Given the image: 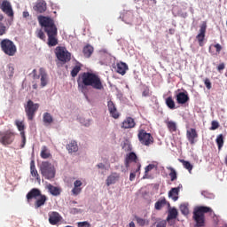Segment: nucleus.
<instances>
[{
    "label": "nucleus",
    "mask_w": 227,
    "mask_h": 227,
    "mask_svg": "<svg viewBox=\"0 0 227 227\" xmlns=\"http://www.w3.org/2000/svg\"><path fill=\"white\" fill-rule=\"evenodd\" d=\"M119 180H120V174L114 172L107 176L106 180V184L107 187H109L110 185L116 184Z\"/></svg>",
    "instance_id": "obj_18"
},
{
    "label": "nucleus",
    "mask_w": 227,
    "mask_h": 227,
    "mask_svg": "<svg viewBox=\"0 0 227 227\" xmlns=\"http://www.w3.org/2000/svg\"><path fill=\"white\" fill-rule=\"evenodd\" d=\"M32 88H33L34 90H38V84H36V83L33 84V85H32Z\"/></svg>",
    "instance_id": "obj_62"
},
{
    "label": "nucleus",
    "mask_w": 227,
    "mask_h": 227,
    "mask_svg": "<svg viewBox=\"0 0 227 227\" xmlns=\"http://www.w3.org/2000/svg\"><path fill=\"white\" fill-rule=\"evenodd\" d=\"M0 47L6 56H15L17 54V46L10 39H4L0 42Z\"/></svg>",
    "instance_id": "obj_6"
},
{
    "label": "nucleus",
    "mask_w": 227,
    "mask_h": 227,
    "mask_svg": "<svg viewBox=\"0 0 227 227\" xmlns=\"http://www.w3.org/2000/svg\"><path fill=\"white\" fill-rule=\"evenodd\" d=\"M36 35H37V37L40 38L41 40H45V34L43 33V30L38 29L36 31Z\"/></svg>",
    "instance_id": "obj_49"
},
{
    "label": "nucleus",
    "mask_w": 227,
    "mask_h": 227,
    "mask_svg": "<svg viewBox=\"0 0 227 227\" xmlns=\"http://www.w3.org/2000/svg\"><path fill=\"white\" fill-rule=\"evenodd\" d=\"M39 74L41 75L40 81H41V88H45L47 84L49 83V78L47 77V73L45 72V69L43 67H41L39 69Z\"/></svg>",
    "instance_id": "obj_22"
},
{
    "label": "nucleus",
    "mask_w": 227,
    "mask_h": 227,
    "mask_svg": "<svg viewBox=\"0 0 227 227\" xmlns=\"http://www.w3.org/2000/svg\"><path fill=\"white\" fill-rule=\"evenodd\" d=\"M176 102L177 104H187V102H189V94H187V91L185 92H179L176 97Z\"/></svg>",
    "instance_id": "obj_21"
},
{
    "label": "nucleus",
    "mask_w": 227,
    "mask_h": 227,
    "mask_svg": "<svg viewBox=\"0 0 227 227\" xmlns=\"http://www.w3.org/2000/svg\"><path fill=\"white\" fill-rule=\"evenodd\" d=\"M50 157H51V153L49 152V149L47 148V146L43 145L41 151V158L49 159Z\"/></svg>",
    "instance_id": "obj_39"
},
{
    "label": "nucleus",
    "mask_w": 227,
    "mask_h": 227,
    "mask_svg": "<svg viewBox=\"0 0 227 227\" xmlns=\"http://www.w3.org/2000/svg\"><path fill=\"white\" fill-rule=\"evenodd\" d=\"M166 106L168 107V109H175V100H173L172 97L166 98Z\"/></svg>",
    "instance_id": "obj_41"
},
{
    "label": "nucleus",
    "mask_w": 227,
    "mask_h": 227,
    "mask_svg": "<svg viewBox=\"0 0 227 227\" xmlns=\"http://www.w3.org/2000/svg\"><path fill=\"white\" fill-rule=\"evenodd\" d=\"M167 224L166 220H161L157 223L156 227H166Z\"/></svg>",
    "instance_id": "obj_53"
},
{
    "label": "nucleus",
    "mask_w": 227,
    "mask_h": 227,
    "mask_svg": "<svg viewBox=\"0 0 227 227\" xmlns=\"http://www.w3.org/2000/svg\"><path fill=\"white\" fill-rule=\"evenodd\" d=\"M15 125L18 129V130H20V132H25V129H26V126L24 125V121H20L19 120H16L15 121Z\"/></svg>",
    "instance_id": "obj_42"
},
{
    "label": "nucleus",
    "mask_w": 227,
    "mask_h": 227,
    "mask_svg": "<svg viewBox=\"0 0 227 227\" xmlns=\"http://www.w3.org/2000/svg\"><path fill=\"white\" fill-rule=\"evenodd\" d=\"M107 107L112 118H114V120H118V118H120V113L118 112V109H116V106L114 105V103L111 100L108 101Z\"/></svg>",
    "instance_id": "obj_16"
},
{
    "label": "nucleus",
    "mask_w": 227,
    "mask_h": 227,
    "mask_svg": "<svg viewBox=\"0 0 227 227\" xmlns=\"http://www.w3.org/2000/svg\"><path fill=\"white\" fill-rule=\"evenodd\" d=\"M46 35L48 36V45L50 47H56L58 45V30L48 32Z\"/></svg>",
    "instance_id": "obj_15"
},
{
    "label": "nucleus",
    "mask_w": 227,
    "mask_h": 227,
    "mask_svg": "<svg viewBox=\"0 0 227 227\" xmlns=\"http://www.w3.org/2000/svg\"><path fill=\"white\" fill-rule=\"evenodd\" d=\"M4 19V16H3V13L0 12V22Z\"/></svg>",
    "instance_id": "obj_64"
},
{
    "label": "nucleus",
    "mask_w": 227,
    "mask_h": 227,
    "mask_svg": "<svg viewBox=\"0 0 227 227\" xmlns=\"http://www.w3.org/2000/svg\"><path fill=\"white\" fill-rule=\"evenodd\" d=\"M41 194H42V192L40 191V189H37V188L31 189L27 194V203H30L31 200H36V198H39Z\"/></svg>",
    "instance_id": "obj_17"
},
{
    "label": "nucleus",
    "mask_w": 227,
    "mask_h": 227,
    "mask_svg": "<svg viewBox=\"0 0 227 227\" xmlns=\"http://www.w3.org/2000/svg\"><path fill=\"white\" fill-rule=\"evenodd\" d=\"M180 210H181L182 214H184V215H188L189 207L185 204H183L180 206Z\"/></svg>",
    "instance_id": "obj_46"
},
{
    "label": "nucleus",
    "mask_w": 227,
    "mask_h": 227,
    "mask_svg": "<svg viewBox=\"0 0 227 227\" xmlns=\"http://www.w3.org/2000/svg\"><path fill=\"white\" fill-rule=\"evenodd\" d=\"M45 203H47V196L41 193L39 198L35 201V208H40V207H43Z\"/></svg>",
    "instance_id": "obj_25"
},
{
    "label": "nucleus",
    "mask_w": 227,
    "mask_h": 227,
    "mask_svg": "<svg viewBox=\"0 0 227 227\" xmlns=\"http://www.w3.org/2000/svg\"><path fill=\"white\" fill-rule=\"evenodd\" d=\"M66 148L69 153H75V152L79 151V146L77 145V142L75 140H72L71 143L67 145Z\"/></svg>",
    "instance_id": "obj_27"
},
{
    "label": "nucleus",
    "mask_w": 227,
    "mask_h": 227,
    "mask_svg": "<svg viewBox=\"0 0 227 227\" xmlns=\"http://www.w3.org/2000/svg\"><path fill=\"white\" fill-rule=\"evenodd\" d=\"M24 108L27 120L29 121H33V120H35V116L36 115V112L38 109H40V104L35 103L33 100L29 99L24 106Z\"/></svg>",
    "instance_id": "obj_5"
},
{
    "label": "nucleus",
    "mask_w": 227,
    "mask_h": 227,
    "mask_svg": "<svg viewBox=\"0 0 227 227\" xmlns=\"http://www.w3.org/2000/svg\"><path fill=\"white\" fill-rule=\"evenodd\" d=\"M82 68V64H81L80 62H76V65L71 70V77H77Z\"/></svg>",
    "instance_id": "obj_29"
},
{
    "label": "nucleus",
    "mask_w": 227,
    "mask_h": 227,
    "mask_svg": "<svg viewBox=\"0 0 227 227\" xmlns=\"http://www.w3.org/2000/svg\"><path fill=\"white\" fill-rule=\"evenodd\" d=\"M176 217H178V210L173 207L168 211L167 221H171V219H176Z\"/></svg>",
    "instance_id": "obj_36"
},
{
    "label": "nucleus",
    "mask_w": 227,
    "mask_h": 227,
    "mask_svg": "<svg viewBox=\"0 0 227 227\" xmlns=\"http://www.w3.org/2000/svg\"><path fill=\"white\" fill-rule=\"evenodd\" d=\"M139 171H141V164H137V168L135 173H139Z\"/></svg>",
    "instance_id": "obj_59"
},
{
    "label": "nucleus",
    "mask_w": 227,
    "mask_h": 227,
    "mask_svg": "<svg viewBox=\"0 0 227 227\" xmlns=\"http://www.w3.org/2000/svg\"><path fill=\"white\" fill-rule=\"evenodd\" d=\"M13 141H15V133L10 130L0 133V143L4 146H6V145H12Z\"/></svg>",
    "instance_id": "obj_10"
},
{
    "label": "nucleus",
    "mask_w": 227,
    "mask_h": 227,
    "mask_svg": "<svg viewBox=\"0 0 227 227\" xmlns=\"http://www.w3.org/2000/svg\"><path fill=\"white\" fill-rule=\"evenodd\" d=\"M167 169H168L169 172V176H170V180L171 182H175V180H176L177 176H176V170H175V168H173V167H168L167 168Z\"/></svg>",
    "instance_id": "obj_40"
},
{
    "label": "nucleus",
    "mask_w": 227,
    "mask_h": 227,
    "mask_svg": "<svg viewBox=\"0 0 227 227\" xmlns=\"http://www.w3.org/2000/svg\"><path fill=\"white\" fill-rule=\"evenodd\" d=\"M204 84L207 90H212V82H210V79L206 78L204 80Z\"/></svg>",
    "instance_id": "obj_50"
},
{
    "label": "nucleus",
    "mask_w": 227,
    "mask_h": 227,
    "mask_svg": "<svg viewBox=\"0 0 227 227\" xmlns=\"http://www.w3.org/2000/svg\"><path fill=\"white\" fill-rule=\"evenodd\" d=\"M133 19H134V13H132V12H130V11H127L126 12H124L122 14V20H124V22L129 23Z\"/></svg>",
    "instance_id": "obj_37"
},
{
    "label": "nucleus",
    "mask_w": 227,
    "mask_h": 227,
    "mask_svg": "<svg viewBox=\"0 0 227 227\" xmlns=\"http://www.w3.org/2000/svg\"><path fill=\"white\" fill-rule=\"evenodd\" d=\"M127 70H129V66H127L124 62L117 63V74H121V75H125V74H127Z\"/></svg>",
    "instance_id": "obj_26"
},
{
    "label": "nucleus",
    "mask_w": 227,
    "mask_h": 227,
    "mask_svg": "<svg viewBox=\"0 0 227 227\" xmlns=\"http://www.w3.org/2000/svg\"><path fill=\"white\" fill-rule=\"evenodd\" d=\"M27 17H29V12L24 11L23 12V19H27Z\"/></svg>",
    "instance_id": "obj_58"
},
{
    "label": "nucleus",
    "mask_w": 227,
    "mask_h": 227,
    "mask_svg": "<svg viewBox=\"0 0 227 227\" xmlns=\"http://www.w3.org/2000/svg\"><path fill=\"white\" fill-rule=\"evenodd\" d=\"M129 180H130V182H134V180H136V172H131L130 173Z\"/></svg>",
    "instance_id": "obj_56"
},
{
    "label": "nucleus",
    "mask_w": 227,
    "mask_h": 227,
    "mask_svg": "<svg viewBox=\"0 0 227 227\" xmlns=\"http://www.w3.org/2000/svg\"><path fill=\"white\" fill-rule=\"evenodd\" d=\"M73 196H79L80 192H82V181L76 180L74 182V188L71 191Z\"/></svg>",
    "instance_id": "obj_19"
},
{
    "label": "nucleus",
    "mask_w": 227,
    "mask_h": 227,
    "mask_svg": "<svg viewBox=\"0 0 227 227\" xmlns=\"http://www.w3.org/2000/svg\"><path fill=\"white\" fill-rule=\"evenodd\" d=\"M22 144L20 145V148H24L26 146V132H20Z\"/></svg>",
    "instance_id": "obj_51"
},
{
    "label": "nucleus",
    "mask_w": 227,
    "mask_h": 227,
    "mask_svg": "<svg viewBox=\"0 0 227 227\" xmlns=\"http://www.w3.org/2000/svg\"><path fill=\"white\" fill-rule=\"evenodd\" d=\"M41 175L46 180H52L56 176V168H54V165L49 161H43L40 166Z\"/></svg>",
    "instance_id": "obj_3"
},
{
    "label": "nucleus",
    "mask_w": 227,
    "mask_h": 227,
    "mask_svg": "<svg viewBox=\"0 0 227 227\" xmlns=\"http://www.w3.org/2000/svg\"><path fill=\"white\" fill-rule=\"evenodd\" d=\"M212 47H214L216 51V54H219L222 51H223V46L219 43H216V44H211L209 46V49H208V52L209 54H211L212 56H215V52L214 51H212Z\"/></svg>",
    "instance_id": "obj_31"
},
{
    "label": "nucleus",
    "mask_w": 227,
    "mask_h": 227,
    "mask_svg": "<svg viewBox=\"0 0 227 227\" xmlns=\"http://www.w3.org/2000/svg\"><path fill=\"white\" fill-rule=\"evenodd\" d=\"M47 189L52 196H59V194H61V190L51 184L47 185Z\"/></svg>",
    "instance_id": "obj_28"
},
{
    "label": "nucleus",
    "mask_w": 227,
    "mask_h": 227,
    "mask_svg": "<svg viewBox=\"0 0 227 227\" xmlns=\"http://www.w3.org/2000/svg\"><path fill=\"white\" fill-rule=\"evenodd\" d=\"M218 127H219V121H212L211 127L209 128V130H217Z\"/></svg>",
    "instance_id": "obj_47"
},
{
    "label": "nucleus",
    "mask_w": 227,
    "mask_h": 227,
    "mask_svg": "<svg viewBox=\"0 0 227 227\" xmlns=\"http://www.w3.org/2000/svg\"><path fill=\"white\" fill-rule=\"evenodd\" d=\"M154 168H155V165H153V164H149L148 166H146L143 178L144 179L148 178V173H150V171H152V169H153Z\"/></svg>",
    "instance_id": "obj_44"
},
{
    "label": "nucleus",
    "mask_w": 227,
    "mask_h": 227,
    "mask_svg": "<svg viewBox=\"0 0 227 227\" xmlns=\"http://www.w3.org/2000/svg\"><path fill=\"white\" fill-rule=\"evenodd\" d=\"M207 35V22L203 21L200 25V28L199 34L196 35V39L198 40L200 47H203L205 43V36Z\"/></svg>",
    "instance_id": "obj_11"
},
{
    "label": "nucleus",
    "mask_w": 227,
    "mask_h": 227,
    "mask_svg": "<svg viewBox=\"0 0 227 227\" xmlns=\"http://www.w3.org/2000/svg\"><path fill=\"white\" fill-rule=\"evenodd\" d=\"M6 31H8V27L3 22H0V36L3 35H6Z\"/></svg>",
    "instance_id": "obj_45"
},
{
    "label": "nucleus",
    "mask_w": 227,
    "mask_h": 227,
    "mask_svg": "<svg viewBox=\"0 0 227 227\" xmlns=\"http://www.w3.org/2000/svg\"><path fill=\"white\" fill-rule=\"evenodd\" d=\"M78 227H90L91 224L89 222H78L77 223Z\"/></svg>",
    "instance_id": "obj_52"
},
{
    "label": "nucleus",
    "mask_w": 227,
    "mask_h": 227,
    "mask_svg": "<svg viewBox=\"0 0 227 227\" xmlns=\"http://www.w3.org/2000/svg\"><path fill=\"white\" fill-rule=\"evenodd\" d=\"M77 82L78 89L86 96V98H88V96L86 95L88 86H90L93 90H98L99 91L104 90V84L102 83L100 76L94 73L84 72L79 74Z\"/></svg>",
    "instance_id": "obj_1"
},
{
    "label": "nucleus",
    "mask_w": 227,
    "mask_h": 227,
    "mask_svg": "<svg viewBox=\"0 0 227 227\" xmlns=\"http://www.w3.org/2000/svg\"><path fill=\"white\" fill-rule=\"evenodd\" d=\"M136 221H137V224H139V226H145V224H146V220H145L141 217L136 216Z\"/></svg>",
    "instance_id": "obj_48"
},
{
    "label": "nucleus",
    "mask_w": 227,
    "mask_h": 227,
    "mask_svg": "<svg viewBox=\"0 0 227 227\" xmlns=\"http://www.w3.org/2000/svg\"><path fill=\"white\" fill-rule=\"evenodd\" d=\"M38 22L42 27H44L45 33H52L54 31H58V27L54 23V20L51 17L47 16H38Z\"/></svg>",
    "instance_id": "obj_4"
},
{
    "label": "nucleus",
    "mask_w": 227,
    "mask_h": 227,
    "mask_svg": "<svg viewBox=\"0 0 227 227\" xmlns=\"http://www.w3.org/2000/svg\"><path fill=\"white\" fill-rule=\"evenodd\" d=\"M8 69H9V72H11V74H13V70H14L13 67L9 66Z\"/></svg>",
    "instance_id": "obj_60"
},
{
    "label": "nucleus",
    "mask_w": 227,
    "mask_h": 227,
    "mask_svg": "<svg viewBox=\"0 0 227 227\" xmlns=\"http://www.w3.org/2000/svg\"><path fill=\"white\" fill-rule=\"evenodd\" d=\"M97 168H98V169H106V165H104V163H98Z\"/></svg>",
    "instance_id": "obj_57"
},
{
    "label": "nucleus",
    "mask_w": 227,
    "mask_h": 227,
    "mask_svg": "<svg viewBox=\"0 0 227 227\" xmlns=\"http://www.w3.org/2000/svg\"><path fill=\"white\" fill-rule=\"evenodd\" d=\"M121 129H134L136 121L132 117H127L121 123Z\"/></svg>",
    "instance_id": "obj_20"
},
{
    "label": "nucleus",
    "mask_w": 227,
    "mask_h": 227,
    "mask_svg": "<svg viewBox=\"0 0 227 227\" xmlns=\"http://www.w3.org/2000/svg\"><path fill=\"white\" fill-rule=\"evenodd\" d=\"M178 194H180V186L171 188L168 192V198H171L173 201H178Z\"/></svg>",
    "instance_id": "obj_24"
},
{
    "label": "nucleus",
    "mask_w": 227,
    "mask_h": 227,
    "mask_svg": "<svg viewBox=\"0 0 227 227\" xmlns=\"http://www.w3.org/2000/svg\"><path fill=\"white\" fill-rule=\"evenodd\" d=\"M215 143L218 147V152H221L223 150V146H224V136L223 134H220L216 137Z\"/></svg>",
    "instance_id": "obj_30"
},
{
    "label": "nucleus",
    "mask_w": 227,
    "mask_h": 227,
    "mask_svg": "<svg viewBox=\"0 0 227 227\" xmlns=\"http://www.w3.org/2000/svg\"><path fill=\"white\" fill-rule=\"evenodd\" d=\"M137 137L138 141L141 145H144V146H150V145H153V137L145 129L138 130Z\"/></svg>",
    "instance_id": "obj_8"
},
{
    "label": "nucleus",
    "mask_w": 227,
    "mask_h": 227,
    "mask_svg": "<svg viewBox=\"0 0 227 227\" xmlns=\"http://www.w3.org/2000/svg\"><path fill=\"white\" fill-rule=\"evenodd\" d=\"M129 162H137V155H136L134 153H129L128 157L126 158V168L129 167Z\"/></svg>",
    "instance_id": "obj_33"
},
{
    "label": "nucleus",
    "mask_w": 227,
    "mask_h": 227,
    "mask_svg": "<svg viewBox=\"0 0 227 227\" xmlns=\"http://www.w3.org/2000/svg\"><path fill=\"white\" fill-rule=\"evenodd\" d=\"M181 162H182L184 168H185V169L189 170V173H191V171H192V164H191V162L184 160H181Z\"/></svg>",
    "instance_id": "obj_43"
},
{
    "label": "nucleus",
    "mask_w": 227,
    "mask_h": 227,
    "mask_svg": "<svg viewBox=\"0 0 227 227\" xmlns=\"http://www.w3.org/2000/svg\"><path fill=\"white\" fill-rule=\"evenodd\" d=\"M30 173L31 176L37 180V182H40V174H38V170H36V166L35 165V160H32L30 161Z\"/></svg>",
    "instance_id": "obj_23"
},
{
    "label": "nucleus",
    "mask_w": 227,
    "mask_h": 227,
    "mask_svg": "<svg viewBox=\"0 0 227 227\" xmlns=\"http://www.w3.org/2000/svg\"><path fill=\"white\" fill-rule=\"evenodd\" d=\"M212 212V209L208 207H199L193 212V219L197 223V226L203 227L205 226V214Z\"/></svg>",
    "instance_id": "obj_2"
},
{
    "label": "nucleus",
    "mask_w": 227,
    "mask_h": 227,
    "mask_svg": "<svg viewBox=\"0 0 227 227\" xmlns=\"http://www.w3.org/2000/svg\"><path fill=\"white\" fill-rule=\"evenodd\" d=\"M198 131L194 128H190L186 130V139L189 141L190 145H196L198 141Z\"/></svg>",
    "instance_id": "obj_12"
},
{
    "label": "nucleus",
    "mask_w": 227,
    "mask_h": 227,
    "mask_svg": "<svg viewBox=\"0 0 227 227\" xmlns=\"http://www.w3.org/2000/svg\"><path fill=\"white\" fill-rule=\"evenodd\" d=\"M43 121L45 125H51V123H53L54 119L50 113H44L43 115Z\"/></svg>",
    "instance_id": "obj_32"
},
{
    "label": "nucleus",
    "mask_w": 227,
    "mask_h": 227,
    "mask_svg": "<svg viewBox=\"0 0 227 227\" xmlns=\"http://www.w3.org/2000/svg\"><path fill=\"white\" fill-rule=\"evenodd\" d=\"M48 215H49V223L52 226H56V224H59V223H61V221L63 220V217L61 216V215H59V213L56 211L50 212Z\"/></svg>",
    "instance_id": "obj_13"
},
{
    "label": "nucleus",
    "mask_w": 227,
    "mask_h": 227,
    "mask_svg": "<svg viewBox=\"0 0 227 227\" xmlns=\"http://www.w3.org/2000/svg\"><path fill=\"white\" fill-rule=\"evenodd\" d=\"M167 204H168V200H166V199L159 200L154 204V208H155V210H162V207H166Z\"/></svg>",
    "instance_id": "obj_35"
},
{
    "label": "nucleus",
    "mask_w": 227,
    "mask_h": 227,
    "mask_svg": "<svg viewBox=\"0 0 227 227\" xmlns=\"http://www.w3.org/2000/svg\"><path fill=\"white\" fill-rule=\"evenodd\" d=\"M33 10L36 13H45L47 12V3L44 0H38L33 6Z\"/></svg>",
    "instance_id": "obj_14"
},
{
    "label": "nucleus",
    "mask_w": 227,
    "mask_h": 227,
    "mask_svg": "<svg viewBox=\"0 0 227 227\" xmlns=\"http://www.w3.org/2000/svg\"><path fill=\"white\" fill-rule=\"evenodd\" d=\"M148 95H149L148 90L143 91V97H148Z\"/></svg>",
    "instance_id": "obj_61"
},
{
    "label": "nucleus",
    "mask_w": 227,
    "mask_h": 227,
    "mask_svg": "<svg viewBox=\"0 0 227 227\" xmlns=\"http://www.w3.org/2000/svg\"><path fill=\"white\" fill-rule=\"evenodd\" d=\"M169 132L173 133V132H176V122L173 121H165Z\"/></svg>",
    "instance_id": "obj_38"
},
{
    "label": "nucleus",
    "mask_w": 227,
    "mask_h": 227,
    "mask_svg": "<svg viewBox=\"0 0 227 227\" xmlns=\"http://www.w3.org/2000/svg\"><path fill=\"white\" fill-rule=\"evenodd\" d=\"M32 74H33V79H34V81H36V80L40 79L41 75L36 74V69H34V70L32 71Z\"/></svg>",
    "instance_id": "obj_54"
},
{
    "label": "nucleus",
    "mask_w": 227,
    "mask_h": 227,
    "mask_svg": "<svg viewBox=\"0 0 227 227\" xmlns=\"http://www.w3.org/2000/svg\"><path fill=\"white\" fill-rule=\"evenodd\" d=\"M129 227H136V223H134V222H130L129 223Z\"/></svg>",
    "instance_id": "obj_63"
},
{
    "label": "nucleus",
    "mask_w": 227,
    "mask_h": 227,
    "mask_svg": "<svg viewBox=\"0 0 227 227\" xmlns=\"http://www.w3.org/2000/svg\"><path fill=\"white\" fill-rule=\"evenodd\" d=\"M224 68H226V66L224 65V63H221L217 67L218 72H221L222 70H224Z\"/></svg>",
    "instance_id": "obj_55"
},
{
    "label": "nucleus",
    "mask_w": 227,
    "mask_h": 227,
    "mask_svg": "<svg viewBox=\"0 0 227 227\" xmlns=\"http://www.w3.org/2000/svg\"><path fill=\"white\" fill-rule=\"evenodd\" d=\"M93 51H94L93 46L87 44L83 48V54H84L85 58H91V54H93Z\"/></svg>",
    "instance_id": "obj_34"
},
{
    "label": "nucleus",
    "mask_w": 227,
    "mask_h": 227,
    "mask_svg": "<svg viewBox=\"0 0 227 227\" xmlns=\"http://www.w3.org/2000/svg\"><path fill=\"white\" fill-rule=\"evenodd\" d=\"M0 10H2V12L5 13L7 17L13 19V15H14L13 7L12 6V3H10V1L0 0Z\"/></svg>",
    "instance_id": "obj_9"
},
{
    "label": "nucleus",
    "mask_w": 227,
    "mask_h": 227,
    "mask_svg": "<svg viewBox=\"0 0 227 227\" xmlns=\"http://www.w3.org/2000/svg\"><path fill=\"white\" fill-rule=\"evenodd\" d=\"M55 54L59 61L62 63H68L72 59V54L65 47L58 46L55 49Z\"/></svg>",
    "instance_id": "obj_7"
}]
</instances>
